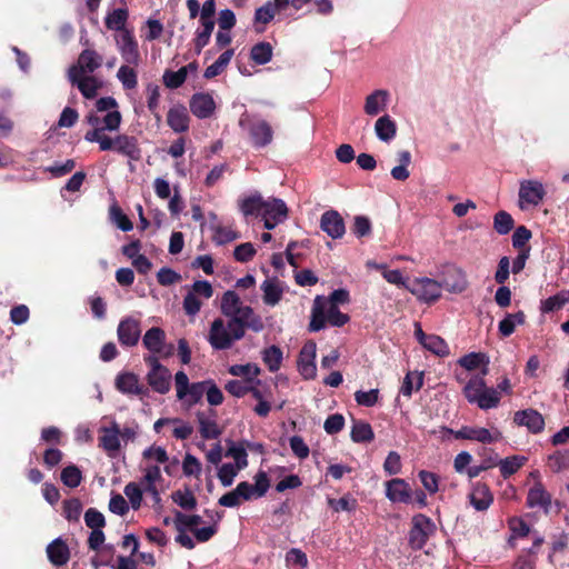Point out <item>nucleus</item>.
I'll return each instance as SVG.
<instances>
[{"mask_svg":"<svg viewBox=\"0 0 569 569\" xmlns=\"http://www.w3.org/2000/svg\"><path fill=\"white\" fill-rule=\"evenodd\" d=\"M106 132L107 131L102 132V130L97 127L96 130H88L86 132L84 140L87 142L98 143L100 151L112 150L127 157L131 161H139L141 159V148L136 137L124 133L110 137Z\"/></svg>","mask_w":569,"mask_h":569,"instance_id":"f257e3e1","label":"nucleus"},{"mask_svg":"<svg viewBox=\"0 0 569 569\" xmlns=\"http://www.w3.org/2000/svg\"><path fill=\"white\" fill-rule=\"evenodd\" d=\"M254 483L241 481L237 487L222 495L218 503L227 508H237L244 501L262 498L270 488V480L263 470H259L253 477Z\"/></svg>","mask_w":569,"mask_h":569,"instance_id":"f03ea898","label":"nucleus"},{"mask_svg":"<svg viewBox=\"0 0 569 569\" xmlns=\"http://www.w3.org/2000/svg\"><path fill=\"white\" fill-rule=\"evenodd\" d=\"M118 102L112 97H103L96 101V110L90 111L86 116L87 123L91 127L90 130L100 128L103 131H118L122 116L118 110Z\"/></svg>","mask_w":569,"mask_h":569,"instance_id":"7ed1b4c3","label":"nucleus"},{"mask_svg":"<svg viewBox=\"0 0 569 569\" xmlns=\"http://www.w3.org/2000/svg\"><path fill=\"white\" fill-rule=\"evenodd\" d=\"M247 323L229 319L224 321L217 318L212 321L208 341L213 349H229L236 341L242 339L246 333Z\"/></svg>","mask_w":569,"mask_h":569,"instance_id":"20e7f679","label":"nucleus"},{"mask_svg":"<svg viewBox=\"0 0 569 569\" xmlns=\"http://www.w3.org/2000/svg\"><path fill=\"white\" fill-rule=\"evenodd\" d=\"M220 309L226 317L247 323V327L256 332L263 330L261 318L251 307L242 305L240 297L232 290L223 293Z\"/></svg>","mask_w":569,"mask_h":569,"instance_id":"39448f33","label":"nucleus"},{"mask_svg":"<svg viewBox=\"0 0 569 569\" xmlns=\"http://www.w3.org/2000/svg\"><path fill=\"white\" fill-rule=\"evenodd\" d=\"M349 321V317L342 313L335 303L327 301V298L317 296L313 301L310 330L319 331L326 327L327 323L341 327Z\"/></svg>","mask_w":569,"mask_h":569,"instance_id":"423d86ee","label":"nucleus"},{"mask_svg":"<svg viewBox=\"0 0 569 569\" xmlns=\"http://www.w3.org/2000/svg\"><path fill=\"white\" fill-rule=\"evenodd\" d=\"M485 376H473L463 387V395L470 403L477 405L482 410L498 407L500 392L486 386Z\"/></svg>","mask_w":569,"mask_h":569,"instance_id":"0eeeda50","label":"nucleus"},{"mask_svg":"<svg viewBox=\"0 0 569 569\" xmlns=\"http://www.w3.org/2000/svg\"><path fill=\"white\" fill-rule=\"evenodd\" d=\"M239 126L248 130L250 141L254 148L267 147L273 140V129L264 119L250 117L244 112L239 119Z\"/></svg>","mask_w":569,"mask_h":569,"instance_id":"6e6552de","label":"nucleus"},{"mask_svg":"<svg viewBox=\"0 0 569 569\" xmlns=\"http://www.w3.org/2000/svg\"><path fill=\"white\" fill-rule=\"evenodd\" d=\"M174 385L177 398L183 402L187 409L198 403L206 393V388H208L207 380L190 383L184 371H178L174 375Z\"/></svg>","mask_w":569,"mask_h":569,"instance_id":"1a4fd4ad","label":"nucleus"},{"mask_svg":"<svg viewBox=\"0 0 569 569\" xmlns=\"http://www.w3.org/2000/svg\"><path fill=\"white\" fill-rule=\"evenodd\" d=\"M441 282L428 277L415 278L408 287V291L423 302L437 301L441 297Z\"/></svg>","mask_w":569,"mask_h":569,"instance_id":"9d476101","label":"nucleus"},{"mask_svg":"<svg viewBox=\"0 0 569 569\" xmlns=\"http://www.w3.org/2000/svg\"><path fill=\"white\" fill-rule=\"evenodd\" d=\"M436 532L435 522L425 515H416L412 518V528L409 535V542L413 549L425 547L429 538Z\"/></svg>","mask_w":569,"mask_h":569,"instance_id":"9b49d317","label":"nucleus"},{"mask_svg":"<svg viewBox=\"0 0 569 569\" xmlns=\"http://www.w3.org/2000/svg\"><path fill=\"white\" fill-rule=\"evenodd\" d=\"M146 361L150 366L147 376L150 387L161 395L167 393L171 387L170 371L159 362L156 356H148Z\"/></svg>","mask_w":569,"mask_h":569,"instance_id":"f8f14e48","label":"nucleus"},{"mask_svg":"<svg viewBox=\"0 0 569 569\" xmlns=\"http://www.w3.org/2000/svg\"><path fill=\"white\" fill-rule=\"evenodd\" d=\"M102 60V56L99 54L96 50H82L78 57L77 63L69 68V80H74L76 76H88V73H93L101 67Z\"/></svg>","mask_w":569,"mask_h":569,"instance_id":"ddd939ff","label":"nucleus"},{"mask_svg":"<svg viewBox=\"0 0 569 569\" xmlns=\"http://www.w3.org/2000/svg\"><path fill=\"white\" fill-rule=\"evenodd\" d=\"M99 447L110 458H116L121 449V435L120 427L111 420L109 426H101L99 428Z\"/></svg>","mask_w":569,"mask_h":569,"instance_id":"4468645a","label":"nucleus"},{"mask_svg":"<svg viewBox=\"0 0 569 569\" xmlns=\"http://www.w3.org/2000/svg\"><path fill=\"white\" fill-rule=\"evenodd\" d=\"M140 470L142 477L139 483L142 486L144 493L150 495L153 501L159 502L161 499L159 486L164 481L160 467L154 463H146L140 466Z\"/></svg>","mask_w":569,"mask_h":569,"instance_id":"2eb2a0df","label":"nucleus"},{"mask_svg":"<svg viewBox=\"0 0 569 569\" xmlns=\"http://www.w3.org/2000/svg\"><path fill=\"white\" fill-rule=\"evenodd\" d=\"M114 43L124 63L138 66L140 51L138 42L131 31H122L114 36Z\"/></svg>","mask_w":569,"mask_h":569,"instance_id":"dca6fc26","label":"nucleus"},{"mask_svg":"<svg viewBox=\"0 0 569 569\" xmlns=\"http://www.w3.org/2000/svg\"><path fill=\"white\" fill-rule=\"evenodd\" d=\"M261 217L264 228L271 230L287 219L288 208L281 199L272 198L264 200Z\"/></svg>","mask_w":569,"mask_h":569,"instance_id":"f3484780","label":"nucleus"},{"mask_svg":"<svg viewBox=\"0 0 569 569\" xmlns=\"http://www.w3.org/2000/svg\"><path fill=\"white\" fill-rule=\"evenodd\" d=\"M546 194L543 184L538 180H522L519 187V203L523 209L526 206H538Z\"/></svg>","mask_w":569,"mask_h":569,"instance_id":"a211bd4d","label":"nucleus"},{"mask_svg":"<svg viewBox=\"0 0 569 569\" xmlns=\"http://www.w3.org/2000/svg\"><path fill=\"white\" fill-rule=\"evenodd\" d=\"M141 336L140 320L133 317L123 318L117 328V337L121 346L133 347Z\"/></svg>","mask_w":569,"mask_h":569,"instance_id":"6ab92c4d","label":"nucleus"},{"mask_svg":"<svg viewBox=\"0 0 569 569\" xmlns=\"http://www.w3.org/2000/svg\"><path fill=\"white\" fill-rule=\"evenodd\" d=\"M385 487L386 497L393 503H410L413 499V492L405 479L393 478Z\"/></svg>","mask_w":569,"mask_h":569,"instance_id":"aec40b11","label":"nucleus"},{"mask_svg":"<svg viewBox=\"0 0 569 569\" xmlns=\"http://www.w3.org/2000/svg\"><path fill=\"white\" fill-rule=\"evenodd\" d=\"M317 345L308 341L300 350L298 358V370L305 379H313L317 375L316 366Z\"/></svg>","mask_w":569,"mask_h":569,"instance_id":"412c9836","label":"nucleus"},{"mask_svg":"<svg viewBox=\"0 0 569 569\" xmlns=\"http://www.w3.org/2000/svg\"><path fill=\"white\" fill-rule=\"evenodd\" d=\"M457 439L475 440L481 443H492L501 439V433L497 429L489 430L481 427H463L456 431Z\"/></svg>","mask_w":569,"mask_h":569,"instance_id":"4be33fe9","label":"nucleus"},{"mask_svg":"<svg viewBox=\"0 0 569 569\" xmlns=\"http://www.w3.org/2000/svg\"><path fill=\"white\" fill-rule=\"evenodd\" d=\"M320 228L332 239H339L346 232L345 221L341 214L336 210H328L322 213Z\"/></svg>","mask_w":569,"mask_h":569,"instance_id":"5701e85b","label":"nucleus"},{"mask_svg":"<svg viewBox=\"0 0 569 569\" xmlns=\"http://www.w3.org/2000/svg\"><path fill=\"white\" fill-rule=\"evenodd\" d=\"M390 101V92L386 89H377L365 99L363 111L367 116L376 117L383 112Z\"/></svg>","mask_w":569,"mask_h":569,"instance_id":"b1692460","label":"nucleus"},{"mask_svg":"<svg viewBox=\"0 0 569 569\" xmlns=\"http://www.w3.org/2000/svg\"><path fill=\"white\" fill-rule=\"evenodd\" d=\"M441 284L451 293H461L467 290L469 282L466 272L461 268L451 266L447 269Z\"/></svg>","mask_w":569,"mask_h":569,"instance_id":"393cba45","label":"nucleus"},{"mask_svg":"<svg viewBox=\"0 0 569 569\" xmlns=\"http://www.w3.org/2000/svg\"><path fill=\"white\" fill-rule=\"evenodd\" d=\"M199 425V432L203 439H217L221 435V429L217 422V416L213 410L198 411L196 413Z\"/></svg>","mask_w":569,"mask_h":569,"instance_id":"a878e982","label":"nucleus"},{"mask_svg":"<svg viewBox=\"0 0 569 569\" xmlns=\"http://www.w3.org/2000/svg\"><path fill=\"white\" fill-rule=\"evenodd\" d=\"M515 422L526 427L532 433H539L545 428V419L535 409L520 410L515 413Z\"/></svg>","mask_w":569,"mask_h":569,"instance_id":"bb28decb","label":"nucleus"},{"mask_svg":"<svg viewBox=\"0 0 569 569\" xmlns=\"http://www.w3.org/2000/svg\"><path fill=\"white\" fill-rule=\"evenodd\" d=\"M190 110L199 119H206L213 114L216 102L210 93H196L190 100Z\"/></svg>","mask_w":569,"mask_h":569,"instance_id":"cd10ccee","label":"nucleus"},{"mask_svg":"<svg viewBox=\"0 0 569 569\" xmlns=\"http://www.w3.org/2000/svg\"><path fill=\"white\" fill-rule=\"evenodd\" d=\"M262 300L264 305L274 307L282 299L284 292V284L277 278H267L261 283Z\"/></svg>","mask_w":569,"mask_h":569,"instance_id":"c85d7f7f","label":"nucleus"},{"mask_svg":"<svg viewBox=\"0 0 569 569\" xmlns=\"http://www.w3.org/2000/svg\"><path fill=\"white\" fill-rule=\"evenodd\" d=\"M469 500L476 510L485 511L491 506L493 496L487 485L476 483L469 493Z\"/></svg>","mask_w":569,"mask_h":569,"instance_id":"c756f323","label":"nucleus"},{"mask_svg":"<svg viewBox=\"0 0 569 569\" xmlns=\"http://www.w3.org/2000/svg\"><path fill=\"white\" fill-rule=\"evenodd\" d=\"M189 114L183 106L170 108L167 114V123L174 132H184L189 129Z\"/></svg>","mask_w":569,"mask_h":569,"instance_id":"7c9ffc66","label":"nucleus"},{"mask_svg":"<svg viewBox=\"0 0 569 569\" xmlns=\"http://www.w3.org/2000/svg\"><path fill=\"white\" fill-rule=\"evenodd\" d=\"M47 555L50 562L58 567L66 565L70 558L69 548L67 543L60 538L54 539L51 543L48 545Z\"/></svg>","mask_w":569,"mask_h":569,"instance_id":"2f4dec72","label":"nucleus"},{"mask_svg":"<svg viewBox=\"0 0 569 569\" xmlns=\"http://www.w3.org/2000/svg\"><path fill=\"white\" fill-rule=\"evenodd\" d=\"M166 342V333L159 327H152L146 331L142 343L143 346L154 355H159L163 351Z\"/></svg>","mask_w":569,"mask_h":569,"instance_id":"473e14b6","label":"nucleus"},{"mask_svg":"<svg viewBox=\"0 0 569 569\" xmlns=\"http://www.w3.org/2000/svg\"><path fill=\"white\" fill-rule=\"evenodd\" d=\"M527 505L530 508H541L547 512L551 506V496L541 483H536L528 491Z\"/></svg>","mask_w":569,"mask_h":569,"instance_id":"72a5a7b5","label":"nucleus"},{"mask_svg":"<svg viewBox=\"0 0 569 569\" xmlns=\"http://www.w3.org/2000/svg\"><path fill=\"white\" fill-rule=\"evenodd\" d=\"M70 82L77 86L87 99L94 98L102 87V81L93 76H76V79L70 80Z\"/></svg>","mask_w":569,"mask_h":569,"instance_id":"f704fd0d","label":"nucleus"},{"mask_svg":"<svg viewBox=\"0 0 569 569\" xmlns=\"http://www.w3.org/2000/svg\"><path fill=\"white\" fill-rule=\"evenodd\" d=\"M116 387L120 392L127 395H141L143 391L138 376L132 372L119 373L116 378Z\"/></svg>","mask_w":569,"mask_h":569,"instance_id":"c9c22d12","label":"nucleus"},{"mask_svg":"<svg viewBox=\"0 0 569 569\" xmlns=\"http://www.w3.org/2000/svg\"><path fill=\"white\" fill-rule=\"evenodd\" d=\"M375 133L382 142H390L397 134V124L389 114L381 116L375 123Z\"/></svg>","mask_w":569,"mask_h":569,"instance_id":"e433bc0d","label":"nucleus"},{"mask_svg":"<svg viewBox=\"0 0 569 569\" xmlns=\"http://www.w3.org/2000/svg\"><path fill=\"white\" fill-rule=\"evenodd\" d=\"M459 365L468 371L481 367V376H486L488 373L489 358L482 352H471L460 358Z\"/></svg>","mask_w":569,"mask_h":569,"instance_id":"4c0bfd02","label":"nucleus"},{"mask_svg":"<svg viewBox=\"0 0 569 569\" xmlns=\"http://www.w3.org/2000/svg\"><path fill=\"white\" fill-rule=\"evenodd\" d=\"M397 157L399 164L391 169L390 174L397 181H405L410 177L408 167L411 164L412 157L408 150H400Z\"/></svg>","mask_w":569,"mask_h":569,"instance_id":"58836bf2","label":"nucleus"},{"mask_svg":"<svg viewBox=\"0 0 569 569\" xmlns=\"http://www.w3.org/2000/svg\"><path fill=\"white\" fill-rule=\"evenodd\" d=\"M134 67L136 66L123 63L117 71V79L126 90L136 89L138 86V73Z\"/></svg>","mask_w":569,"mask_h":569,"instance_id":"ea45409f","label":"nucleus"},{"mask_svg":"<svg viewBox=\"0 0 569 569\" xmlns=\"http://www.w3.org/2000/svg\"><path fill=\"white\" fill-rule=\"evenodd\" d=\"M526 316L522 311H518L516 313H508L500 322H499V332L503 337H509L512 335L518 326L525 323Z\"/></svg>","mask_w":569,"mask_h":569,"instance_id":"a19ab883","label":"nucleus"},{"mask_svg":"<svg viewBox=\"0 0 569 569\" xmlns=\"http://www.w3.org/2000/svg\"><path fill=\"white\" fill-rule=\"evenodd\" d=\"M569 302V290H562L555 296H551L540 303V311L543 313L560 310L566 303Z\"/></svg>","mask_w":569,"mask_h":569,"instance_id":"79ce46f5","label":"nucleus"},{"mask_svg":"<svg viewBox=\"0 0 569 569\" xmlns=\"http://www.w3.org/2000/svg\"><path fill=\"white\" fill-rule=\"evenodd\" d=\"M351 439L355 442H370L373 437V430L368 422L361 420H353L351 432Z\"/></svg>","mask_w":569,"mask_h":569,"instance_id":"37998d69","label":"nucleus"},{"mask_svg":"<svg viewBox=\"0 0 569 569\" xmlns=\"http://www.w3.org/2000/svg\"><path fill=\"white\" fill-rule=\"evenodd\" d=\"M128 19V11L126 9H114L106 17V26L110 30L119 31H129L126 29V22Z\"/></svg>","mask_w":569,"mask_h":569,"instance_id":"c03bdc74","label":"nucleus"},{"mask_svg":"<svg viewBox=\"0 0 569 569\" xmlns=\"http://www.w3.org/2000/svg\"><path fill=\"white\" fill-rule=\"evenodd\" d=\"M423 385V375L419 371H409L402 382L400 392L406 397H411L412 392L418 391Z\"/></svg>","mask_w":569,"mask_h":569,"instance_id":"a18cd8bd","label":"nucleus"},{"mask_svg":"<svg viewBox=\"0 0 569 569\" xmlns=\"http://www.w3.org/2000/svg\"><path fill=\"white\" fill-rule=\"evenodd\" d=\"M264 199L260 194H252L243 199L240 203V210L244 216H261Z\"/></svg>","mask_w":569,"mask_h":569,"instance_id":"49530a36","label":"nucleus"},{"mask_svg":"<svg viewBox=\"0 0 569 569\" xmlns=\"http://www.w3.org/2000/svg\"><path fill=\"white\" fill-rule=\"evenodd\" d=\"M233 57V50H226L220 57L204 70V78L211 79L219 76Z\"/></svg>","mask_w":569,"mask_h":569,"instance_id":"de8ad7c7","label":"nucleus"},{"mask_svg":"<svg viewBox=\"0 0 569 569\" xmlns=\"http://www.w3.org/2000/svg\"><path fill=\"white\" fill-rule=\"evenodd\" d=\"M241 470H243V468L238 467L234 463H223L218 468L217 477L220 483L227 488L232 486L236 477Z\"/></svg>","mask_w":569,"mask_h":569,"instance_id":"09e8293b","label":"nucleus"},{"mask_svg":"<svg viewBox=\"0 0 569 569\" xmlns=\"http://www.w3.org/2000/svg\"><path fill=\"white\" fill-rule=\"evenodd\" d=\"M262 360L271 372L280 369L282 362V351L277 346H271L262 351Z\"/></svg>","mask_w":569,"mask_h":569,"instance_id":"8fccbe9b","label":"nucleus"},{"mask_svg":"<svg viewBox=\"0 0 569 569\" xmlns=\"http://www.w3.org/2000/svg\"><path fill=\"white\" fill-rule=\"evenodd\" d=\"M142 459L144 465H163L169 460V456L164 448L153 445L143 450Z\"/></svg>","mask_w":569,"mask_h":569,"instance_id":"3c124183","label":"nucleus"},{"mask_svg":"<svg viewBox=\"0 0 569 569\" xmlns=\"http://www.w3.org/2000/svg\"><path fill=\"white\" fill-rule=\"evenodd\" d=\"M515 226V221L510 213L507 211H499L493 217V229L499 234H507L509 233Z\"/></svg>","mask_w":569,"mask_h":569,"instance_id":"603ef678","label":"nucleus"},{"mask_svg":"<svg viewBox=\"0 0 569 569\" xmlns=\"http://www.w3.org/2000/svg\"><path fill=\"white\" fill-rule=\"evenodd\" d=\"M251 59L258 64H266L272 58V47L268 42H260L252 47Z\"/></svg>","mask_w":569,"mask_h":569,"instance_id":"864d4df0","label":"nucleus"},{"mask_svg":"<svg viewBox=\"0 0 569 569\" xmlns=\"http://www.w3.org/2000/svg\"><path fill=\"white\" fill-rule=\"evenodd\" d=\"M422 346L430 352L440 357L447 356L449 353V348L446 341L436 335H429Z\"/></svg>","mask_w":569,"mask_h":569,"instance_id":"5fc2aeb1","label":"nucleus"},{"mask_svg":"<svg viewBox=\"0 0 569 569\" xmlns=\"http://www.w3.org/2000/svg\"><path fill=\"white\" fill-rule=\"evenodd\" d=\"M200 23L202 26V29L197 32L194 39V47L197 53H200L201 50L209 43L211 33L214 28V21H204Z\"/></svg>","mask_w":569,"mask_h":569,"instance_id":"6e6d98bb","label":"nucleus"},{"mask_svg":"<svg viewBox=\"0 0 569 569\" xmlns=\"http://www.w3.org/2000/svg\"><path fill=\"white\" fill-rule=\"evenodd\" d=\"M61 481L69 488H76L82 481V473L77 466H68L61 471Z\"/></svg>","mask_w":569,"mask_h":569,"instance_id":"4d7b16f0","label":"nucleus"},{"mask_svg":"<svg viewBox=\"0 0 569 569\" xmlns=\"http://www.w3.org/2000/svg\"><path fill=\"white\" fill-rule=\"evenodd\" d=\"M124 495L129 499L131 507L133 509H139L142 502L143 488L139 482H129L126 485Z\"/></svg>","mask_w":569,"mask_h":569,"instance_id":"13d9d810","label":"nucleus"},{"mask_svg":"<svg viewBox=\"0 0 569 569\" xmlns=\"http://www.w3.org/2000/svg\"><path fill=\"white\" fill-rule=\"evenodd\" d=\"M226 457H230L234 460V465L246 469L248 467V453L242 443H232L227 452Z\"/></svg>","mask_w":569,"mask_h":569,"instance_id":"bf43d9fd","label":"nucleus"},{"mask_svg":"<svg viewBox=\"0 0 569 569\" xmlns=\"http://www.w3.org/2000/svg\"><path fill=\"white\" fill-rule=\"evenodd\" d=\"M187 76L186 69L180 68L178 71L166 70L162 79L167 88L177 89L183 84Z\"/></svg>","mask_w":569,"mask_h":569,"instance_id":"052dcab7","label":"nucleus"},{"mask_svg":"<svg viewBox=\"0 0 569 569\" xmlns=\"http://www.w3.org/2000/svg\"><path fill=\"white\" fill-rule=\"evenodd\" d=\"M525 458L522 457H510L499 461L500 472L507 478L517 472L523 465Z\"/></svg>","mask_w":569,"mask_h":569,"instance_id":"680f3d73","label":"nucleus"},{"mask_svg":"<svg viewBox=\"0 0 569 569\" xmlns=\"http://www.w3.org/2000/svg\"><path fill=\"white\" fill-rule=\"evenodd\" d=\"M170 425L173 426L172 433L177 439L186 440L190 438L193 432V427L179 418H171Z\"/></svg>","mask_w":569,"mask_h":569,"instance_id":"e2e57ef3","label":"nucleus"},{"mask_svg":"<svg viewBox=\"0 0 569 569\" xmlns=\"http://www.w3.org/2000/svg\"><path fill=\"white\" fill-rule=\"evenodd\" d=\"M82 512V503L73 498L63 502V515L69 521H78Z\"/></svg>","mask_w":569,"mask_h":569,"instance_id":"0e129e2a","label":"nucleus"},{"mask_svg":"<svg viewBox=\"0 0 569 569\" xmlns=\"http://www.w3.org/2000/svg\"><path fill=\"white\" fill-rule=\"evenodd\" d=\"M201 462L194 456L187 453L182 461V471L186 476H194L197 478L201 475Z\"/></svg>","mask_w":569,"mask_h":569,"instance_id":"69168bd1","label":"nucleus"},{"mask_svg":"<svg viewBox=\"0 0 569 569\" xmlns=\"http://www.w3.org/2000/svg\"><path fill=\"white\" fill-rule=\"evenodd\" d=\"M84 522L91 530L102 529L106 526L104 516L94 508H89L86 511Z\"/></svg>","mask_w":569,"mask_h":569,"instance_id":"338daca9","label":"nucleus"},{"mask_svg":"<svg viewBox=\"0 0 569 569\" xmlns=\"http://www.w3.org/2000/svg\"><path fill=\"white\" fill-rule=\"evenodd\" d=\"M549 465L555 471H561L569 468V449L557 451L549 457Z\"/></svg>","mask_w":569,"mask_h":569,"instance_id":"774afa93","label":"nucleus"}]
</instances>
